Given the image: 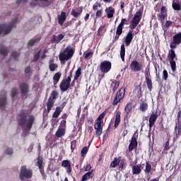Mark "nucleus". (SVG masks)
I'll return each mask as SVG.
<instances>
[{"mask_svg": "<svg viewBox=\"0 0 181 181\" xmlns=\"http://www.w3.org/2000/svg\"><path fill=\"white\" fill-rule=\"evenodd\" d=\"M0 53L3 56H6L8 54V49L5 47H0Z\"/></svg>", "mask_w": 181, "mask_h": 181, "instance_id": "46", "label": "nucleus"}, {"mask_svg": "<svg viewBox=\"0 0 181 181\" xmlns=\"http://www.w3.org/2000/svg\"><path fill=\"white\" fill-rule=\"evenodd\" d=\"M108 112V109H106L103 113H101L98 117L97 118V121H103L104 117H105L107 112Z\"/></svg>", "mask_w": 181, "mask_h": 181, "instance_id": "42", "label": "nucleus"}, {"mask_svg": "<svg viewBox=\"0 0 181 181\" xmlns=\"http://www.w3.org/2000/svg\"><path fill=\"white\" fill-rule=\"evenodd\" d=\"M83 12V9L81 8L79 11H76V10L73 9L71 11V15L74 16V18H78L81 13Z\"/></svg>", "mask_w": 181, "mask_h": 181, "instance_id": "38", "label": "nucleus"}, {"mask_svg": "<svg viewBox=\"0 0 181 181\" xmlns=\"http://www.w3.org/2000/svg\"><path fill=\"white\" fill-rule=\"evenodd\" d=\"M104 127V121L95 120L94 128L96 130V136H100L103 134V127Z\"/></svg>", "mask_w": 181, "mask_h": 181, "instance_id": "10", "label": "nucleus"}, {"mask_svg": "<svg viewBox=\"0 0 181 181\" xmlns=\"http://www.w3.org/2000/svg\"><path fill=\"white\" fill-rule=\"evenodd\" d=\"M40 37L34 39V40H30L28 42V46H33V45H35V43H39V42H40Z\"/></svg>", "mask_w": 181, "mask_h": 181, "instance_id": "43", "label": "nucleus"}, {"mask_svg": "<svg viewBox=\"0 0 181 181\" xmlns=\"http://www.w3.org/2000/svg\"><path fill=\"white\" fill-rule=\"evenodd\" d=\"M169 77V74H168V71L165 69L163 71V78L165 80V81H168V78Z\"/></svg>", "mask_w": 181, "mask_h": 181, "instance_id": "50", "label": "nucleus"}, {"mask_svg": "<svg viewBox=\"0 0 181 181\" xmlns=\"http://www.w3.org/2000/svg\"><path fill=\"white\" fill-rule=\"evenodd\" d=\"M59 128H64L66 129V120L61 121Z\"/></svg>", "mask_w": 181, "mask_h": 181, "instance_id": "55", "label": "nucleus"}, {"mask_svg": "<svg viewBox=\"0 0 181 181\" xmlns=\"http://www.w3.org/2000/svg\"><path fill=\"white\" fill-rule=\"evenodd\" d=\"M141 19H142V11H138L134 14L131 21V25H129L130 29H135V28L139 25Z\"/></svg>", "mask_w": 181, "mask_h": 181, "instance_id": "5", "label": "nucleus"}, {"mask_svg": "<svg viewBox=\"0 0 181 181\" xmlns=\"http://www.w3.org/2000/svg\"><path fill=\"white\" fill-rule=\"evenodd\" d=\"M93 52H85L83 54V57L86 60H90V59H91V57H93Z\"/></svg>", "mask_w": 181, "mask_h": 181, "instance_id": "41", "label": "nucleus"}, {"mask_svg": "<svg viewBox=\"0 0 181 181\" xmlns=\"http://www.w3.org/2000/svg\"><path fill=\"white\" fill-rule=\"evenodd\" d=\"M125 97V88H121L119 91L117 93L116 96L113 100L112 105H117L118 103H121Z\"/></svg>", "mask_w": 181, "mask_h": 181, "instance_id": "7", "label": "nucleus"}, {"mask_svg": "<svg viewBox=\"0 0 181 181\" xmlns=\"http://www.w3.org/2000/svg\"><path fill=\"white\" fill-rule=\"evenodd\" d=\"M6 155H12L13 153V150L12 148H7L5 151Z\"/></svg>", "mask_w": 181, "mask_h": 181, "instance_id": "56", "label": "nucleus"}, {"mask_svg": "<svg viewBox=\"0 0 181 181\" xmlns=\"http://www.w3.org/2000/svg\"><path fill=\"white\" fill-rule=\"evenodd\" d=\"M112 87L113 93H115V91H117L118 89V87H119V81H114L112 83Z\"/></svg>", "mask_w": 181, "mask_h": 181, "instance_id": "39", "label": "nucleus"}, {"mask_svg": "<svg viewBox=\"0 0 181 181\" xmlns=\"http://www.w3.org/2000/svg\"><path fill=\"white\" fill-rule=\"evenodd\" d=\"M59 66L57 64L54 63V59L53 58L50 59L49 61V69L50 71H54Z\"/></svg>", "mask_w": 181, "mask_h": 181, "instance_id": "24", "label": "nucleus"}, {"mask_svg": "<svg viewBox=\"0 0 181 181\" xmlns=\"http://www.w3.org/2000/svg\"><path fill=\"white\" fill-rule=\"evenodd\" d=\"M80 76H81V68H78L76 71L74 80L71 83V87H74V83L76 82V80H78V77H80Z\"/></svg>", "mask_w": 181, "mask_h": 181, "instance_id": "27", "label": "nucleus"}, {"mask_svg": "<svg viewBox=\"0 0 181 181\" xmlns=\"http://www.w3.org/2000/svg\"><path fill=\"white\" fill-rule=\"evenodd\" d=\"M13 27V23L8 25L3 24L0 25V35H8L12 30V28Z\"/></svg>", "mask_w": 181, "mask_h": 181, "instance_id": "11", "label": "nucleus"}, {"mask_svg": "<svg viewBox=\"0 0 181 181\" xmlns=\"http://www.w3.org/2000/svg\"><path fill=\"white\" fill-rule=\"evenodd\" d=\"M130 69L132 71H134V73H136V71H141L142 70L143 66L142 64H141L138 61L134 60L130 64Z\"/></svg>", "mask_w": 181, "mask_h": 181, "instance_id": "13", "label": "nucleus"}, {"mask_svg": "<svg viewBox=\"0 0 181 181\" xmlns=\"http://www.w3.org/2000/svg\"><path fill=\"white\" fill-rule=\"evenodd\" d=\"M51 95H52L51 98L53 101V100H56V98H57V95H59V93H57V91L53 90L51 93Z\"/></svg>", "mask_w": 181, "mask_h": 181, "instance_id": "48", "label": "nucleus"}, {"mask_svg": "<svg viewBox=\"0 0 181 181\" xmlns=\"http://www.w3.org/2000/svg\"><path fill=\"white\" fill-rule=\"evenodd\" d=\"M1 94L3 97L0 98V107H4L6 104V93L5 91H1Z\"/></svg>", "mask_w": 181, "mask_h": 181, "instance_id": "32", "label": "nucleus"}, {"mask_svg": "<svg viewBox=\"0 0 181 181\" xmlns=\"http://www.w3.org/2000/svg\"><path fill=\"white\" fill-rule=\"evenodd\" d=\"M103 16V10H98L95 13V18H101Z\"/></svg>", "mask_w": 181, "mask_h": 181, "instance_id": "54", "label": "nucleus"}, {"mask_svg": "<svg viewBox=\"0 0 181 181\" xmlns=\"http://www.w3.org/2000/svg\"><path fill=\"white\" fill-rule=\"evenodd\" d=\"M156 119H158V114L153 113L150 116V118L148 119V122H149L148 126H149L150 129H151L152 127H153V125H155V122H156Z\"/></svg>", "mask_w": 181, "mask_h": 181, "instance_id": "20", "label": "nucleus"}, {"mask_svg": "<svg viewBox=\"0 0 181 181\" xmlns=\"http://www.w3.org/2000/svg\"><path fill=\"white\" fill-rule=\"evenodd\" d=\"M53 4V0H40L39 6H50V4Z\"/></svg>", "mask_w": 181, "mask_h": 181, "instance_id": "28", "label": "nucleus"}, {"mask_svg": "<svg viewBox=\"0 0 181 181\" xmlns=\"http://www.w3.org/2000/svg\"><path fill=\"white\" fill-rule=\"evenodd\" d=\"M181 43V33L175 35L173 37V42L170 44V49H176L177 46Z\"/></svg>", "mask_w": 181, "mask_h": 181, "instance_id": "9", "label": "nucleus"}, {"mask_svg": "<svg viewBox=\"0 0 181 181\" xmlns=\"http://www.w3.org/2000/svg\"><path fill=\"white\" fill-rule=\"evenodd\" d=\"M112 64L110 61H103L100 63L99 69L103 74H105L111 70Z\"/></svg>", "mask_w": 181, "mask_h": 181, "instance_id": "8", "label": "nucleus"}, {"mask_svg": "<svg viewBox=\"0 0 181 181\" xmlns=\"http://www.w3.org/2000/svg\"><path fill=\"white\" fill-rule=\"evenodd\" d=\"M66 134V129L63 127H59L57 131L55 133V136L57 138H62V136H64Z\"/></svg>", "mask_w": 181, "mask_h": 181, "instance_id": "25", "label": "nucleus"}, {"mask_svg": "<svg viewBox=\"0 0 181 181\" xmlns=\"http://www.w3.org/2000/svg\"><path fill=\"white\" fill-rule=\"evenodd\" d=\"M127 24V20L125 18L122 19L121 23L117 28L116 35L117 36H121L122 35V29H124V25Z\"/></svg>", "mask_w": 181, "mask_h": 181, "instance_id": "16", "label": "nucleus"}, {"mask_svg": "<svg viewBox=\"0 0 181 181\" xmlns=\"http://www.w3.org/2000/svg\"><path fill=\"white\" fill-rule=\"evenodd\" d=\"M125 112H127V114H129V112H131V111H132V103H129L126 106H125Z\"/></svg>", "mask_w": 181, "mask_h": 181, "instance_id": "44", "label": "nucleus"}, {"mask_svg": "<svg viewBox=\"0 0 181 181\" xmlns=\"http://www.w3.org/2000/svg\"><path fill=\"white\" fill-rule=\"evenodd\" d=\"M121 122V112L117 111L115 115V128H117Z\"/></svg>", "mask_w": 181, "mask_h": 181, "instance_id": "29", "label": "nucleus"}, {"mask_svg": "<svg viewBox=\"0 0 181 181\" xmlns=\"http://www.w3.org/2000/svg\"><path fill=\"white\" fill-rule=\"evenodd\" d=\"M53 105H54V101L52 99V97H49L47 103V111L50 112Z\"/></svg>", "mask_w": 181, "mask_h": 181, "instance_id": "31", "label": "nucleus"}, {"mask_svg": "<svg viewBox=\"0 0 181 181\" xmlns=\"http://www.w3.org/2000/svg\"><path fill=\"white\" fill-rule=\"evenodd\" d=\"M11 57H13L14 59H16V57H19V53L16 52H13L11 54Z\"/></svg>", "mask_w": 181, "mask_h": 181, "instance_id": "64", "label": "nucleus"}, {"mask_svg": "<svg viewBox=\"0 0 181 181\" xmlns=\"http://www.w3.org/2000/svg\"><path fill=\"white\" fill-rule=\"evenodd\" d=\"M18 94V89L16 88H13L11 90V97H15Z\"/></svg>", "mask_w": 181, "mask_h": 181, "instance_id": "58", "label": "nucleus"}, {"mask_svg": "<svg viewBox=\"0 0 181 181\" xmlns=\"http://www.w3.org/2000/svg\"><path fill=\"white\" fill-rule=\"evenodd\" d=\"M105 11L106 13V16L108 19L114 18V13H115V8H112V6L107 7Z\"/></svg>", "mask_w": 181, "mask_h": 181, "instance_id": "19", "label": "nucleus"}, {"mask_svg": "<svg viewBox=\"0 0 181 181\" xmlns=\"http://www.w3.org/2000/svg\"><path fill=\"white\" fill-rule=\"evenodd\" d=\"M93 131H94V128H93V127H91V126L88 127V132L90 136H91V134H92Z\"/></svg>", "mask_w": 181, "mask_h": 181, "instance_id": "61", "label": "nucleus"}, {"mask_svg": "<svg viewBox=\"0 0 181 181\" xmlns=\"http://www.w3.org/2000/svg\"><path fill=\"white\" fill-rule=\"evenodd\" d=\"M151 170H152V165H151V163H149V162H146L144 173H146V175H149V173H151Z\"/></svg>", "mask_w": 181, "mask_h": 181, "instance_id": "37", "label": "nucleus"}, {"mask_svg": "<svg viewBox=\"0 0 181 181\" xmlns=\"http://www.w3.org/2000/svg\"><path fill=\"white\" fill-rule=\"evenodd\" d=\"M136 146H138V141H136V138L135 136H133L132 138L130 144L129 145V152H132V150L135 149Z\"/></svg>", "mask_w": 181, "mask_h": 181, "instance_id": "21", "label": "nucleus"}, {"mask_svg": "<svg viewBox=\"0 0 181 181\" xmlns=\"http://www.w3.org/2000/svg\"><path fill=\"white\" fill-rule=\"evenodd\" d=\"M60 77H62V73L57 72L53 76L54 84H57L60 80Z\"/></svg>", "mask_w": 181, "mask_h": 181, "instance_id": "36", "label": "nucleus"}, {"mask_svg": "<svg viewBox=\"0 0 181 181\" xmlns=\"http://www.w3.org/2000/svg\"><path fill=\"white\" fill-rule=\"evenodd\" d=\"M175 132L177 135H180L181 134V124H178L175 126Z\"/></svg>", "mask_w": 181, "mask_h": 181, "instance_id": "47", "label": "nucleus"}, {"mask_svg": "<svg viewBox=\"0 0 181 181\" xmlns=\"http://www.w3.org/2000/svg\"><path fill=\"white\" fill-rule=\"evenodd\" d=\"M74 54V49L71 47L67 46L65 49L61 52L59 55L60 62H67L73 57Z\"/></svg>", "mask_w": 181, "mask_h": 181, "instance_id": "2", "label": "nucleus"}, {"mask_svg": "<svg viewBox=\"0 0 181 181\" xmlns=\"http://www.w3.org/2000/svg\"><path fill=\"white\" fill-rule=\"evenodd\" d=\"M37 163L40 170H42V166H43V160L38 158Z\"/></svg>", "mask_w": 181, "mask_h": 181, "instance_id": "51", "label": "nucleus"}, {"mask_svg": "<svg viewBox=\"0 0 181 181\" xmlns=\"http://www.w3.org/2000/svg\"><path fill=\"white\" fill-rule=\"evenodd\" d=\"M39 1L40 0H33L30 4V6L31 8H35V6H37L39 5Z\"/></svg>", "mask_w": 181, "mask_h": 181, "instance_id": "49", "label": "nucleus"}, {"mask_svg": "<svg viewBox=\"0 0 181 181\" xmlns=\"http://www.w3.org/2000/svg\"><path fill=\"white\" fill-rule=\"evenodd\" d=\"M172 6L175 11H180V4H179V1L173 0Z\"/></svg>", "mask_w": 181, "mask_h": 181, "instance_id": "34", "label": "nucleus"}, {"mask_svg": "<svg viewBox=\"0 0 181 181\" xmlns=\"http://www.w3.org/2000/svg\"><path fill=\"white\" fill-rule=\"evenodd\" d=\"M142 169H144V168L142 167V165L141 164L132 165V175H141V173L142 172Z\"/></svg>", "mask_w": 181, "mask_h": 181, "instance_id": "14", "label": "nucleus"}, {"mask_svg": "<svg viewBox=\"0 0 181 181\" xmlns=\"http://www.w3.org/2000/svg\"><path fill=\"white\" fill-rule=\"evenodd\" d=\"M62 167L64 168L67 172V173H69V175H70V173H71V163H70V160H64L62 163Z\"/></svg>", "mask_w": 181, "mask_h": 181, "instance_id": "15", "label": "nucleus"}, {"mask_svg": "<svg viewBox=\"0 0 181 181\" xmlns=\"http://www.w3.org/2000/svg\"><path fill=\"white\" fill-rule=\"evenodd\" d=\"M20 90L22 98H23V100H26V98H28V93H29V85L25 83H21Z\"/></svg>", "mask_w": 181, "mask_h": 181, "instance_id": "12", "label": "nucleus"}, {"mask_svg": "<svg viewBox=\"0 0 181 181\" xmlns=\"http://www.w3.org/2000/svg\"><path fill=\"white\" fill-rule=\"evenodd\" d=\"M73 77V71L69 72V75L65 78L63 79L59 84L60 90L63 92L67 91L69 88L71 86V78Z\"/></svg>", "mask_w": 181, "mask_h": 181, "instance_id": "3", "label": "nucleus"}, {"mask_svg": "<svg viewBox=\"0 0 181 181\" xmlns=\"http://www.w3.org/2000/svg\"><path fill=\"white\" fill-rule=\"evenodd\" d=\"M105 28V25L100 26L98 30V36H101L103 35V32Z\"/></svg>", "mask_w": 181, "mask_h": 181, "instance_id": "53", "label": "nucleus"}, {"mask_svg": "<svg viewBox=\"0 0 181 181\" xmlns=\"http://www.w3.org/2000/svg\"><path fill=\"white\" fill-rule=\"evenodd\" d=\"M64 39V35L63 34H59L57 36L56 35H53L52 36V43H56L57 45L60 43V42H62V40H63Z\"/></svg>", "mask_w": 181, "mask_h": 181, "instance_id": "22", "label": "nucleus"}, {"mask_svg": "<svg viewBox=\"0 0 181 181\" xmlns=\"http://www.w3.org/2000/svg\"><path fill=\"white\" fill-rule=\"evenodd\" d=\"M120 57L122 62H125V45L122 44L120 48Z\"/></svg>", "mask_w": 181, "mask_h": 181, "instance_id": "33", "label": "nucleus"}, {"mask_svg": "<svg viewBox=\"0 0 181 181\" xmlns=\"http://www.w3.org/2000/svg\"><path fill=\"white\" fill-rule=\"evenodd\" d=\"M87 152H88V148H87V146L83 147L81 151V156H84Z\"/></svg>", "mask_w": 181, "mask_h": 181, "instance_id": "52", "label": "nucleus"}, {"mask_svg": "<svg viewBox=\"0 0 181 181\" xmlns=\"http://www.w3.org/2000/svg\"><path fill=\"white\" fill-rule=\"evenodd\" d=\"M119 168L120 169H125L127 168V162L125 161V159L121 158Z\"/></svg>", "mask_w": 181, "mask_h": 181, "instance_id": "45", "label": "nucleus"}, {"mask_svg": "<svg viewBox=\"0 0 181 181\" xmlns=\"http://www.w3.org/2000/svg\"><path fill=\"white\" fill-rule=\"evenodd\" d=\"M62 111H63V108L61 107H57L55 112L52 115L53 118H57L60 115Z\"/></svg>", "mask_w": 181, "mask_h": 181, "instance_id": "35", "label": "nucleus"}, {"mask_svg": "<svg viewBox=\"0 0 181 181\" xmlns=\"http://www.w3.org/2000/svg\"><path fill=\"white\" fill-rule=\"evenodd\" d=\"M149 76H151V74H146L145 76L146 83V85H147V87H148L149 91H152V88H153L152 79H151V78H149Z\"/></svg>", "mask_w": 181, "mask_h": 181, "instance_id": "26", "label": "nucleus"}, {"mask_svg": "<svg viewBox=\"0 0 181 181\" xmlns=\"http://www.w3.org/2000/svg\"><path fill=\"white\" fill-rule=\"evenodd\" d=\"M122 157L119 156L118 158H115L114 160L110 163V168H117L119 165Z\"/></svg>", "mask_w": 181, "mask_h": 181, "instance_id": "30", "label": "nucleus"}, {"mask_svg": "<svg viewBox=\"0 0 181 181\" xmlns=\"http://www.w3.org/2000/svg\"><path fill=\"white\" fill-rule=\"evenodd\" d=\"M132 39H134V34H132V30H129L126 37H124V43L127 47L129 46L132 42Z\"/></svg>", "mask_w": 181, "mask_h": 181, "instance_id": "17", "label": "nucleus"}, {"mask_svg": "<svg viewBox=\"0 0 181 181\" xmlns=\"http://www.w3.org/2000/svg\"><path fill=\"white\" fill-rule=\"evenodd\" d=\"M94 170H91L86 173L83 177L81 181L88 180V179H93L94 177Z\"/></svg>", "mask_w": 181, "mask_h": 181, "instance_id": "23", "label": "nucleus"}, {"mask_svg": "<svg viewBox=\"0 0 181 181\" xmlns=\"http://www.w3.org/2000/svg\"><path fill=\"white\" fill-rule=\"evenodd\" d=\"M139 110H140V111H142V112H145V111H146V110H148V103L143 102L140 105Z\"/></svg>", "mask_w": 181, "mask_h": 181, "instance_id": "40", "label": "nucleus"}, {"mask_svg": "<svg viewBox=\"0 0 181 181\" xmlns=\"http://www.w3.org/2000/svg\"><path fill=\"white\" fill-rule=\"evenodd\" d=\"M173 25V22L170 21H167L165 23V27L169 28Z\"/></svg>", "mask_w": 181, "mask_h": 181, "instance_id": "63", "label": "nucleus"}, {"mask_svg": "<svg viewBox=\"0 0 181 181\" xmlns=\"http://www.w3.org/2000/svg\"><path fill=\"white\" fill-rule=\"evenodd\" d=\"M18 125L21 127L23 131H30L33 123L35 122V116L33 115H27L25 110H21L20 114L18 116Z\"/></svg>", "mask_w": 181, "mask_h": 181, "instance_id": "1", "label": "nucleus"}, {"mask_svg": "<svg viewBox=\"0 0 181 181\" xmlns=\"http://www.w3.org/2000/svg\"><path fill=\"white\" fill-rule=\"evenodd\" d=\"M100 6H101V4H98V3H96L95 4H94L93 6V11H98V7L100 8Z\"/></svg>", "mask_w": 181, "mask_h": 181, "instance_id": "57", "label": "nucleus"}, {"mask_svg": "<svg viewBox=\"0 0 181 181\" xmlns=\"http://www.w3.org/2000/svg\"><path fill=\"white\" fill-rule=\"evenodd\" d=\"M169 149H170V146H169V141H168L165 142L164 150L165 151H169Z\"/></svg>", "mask_w": 181, "mask_h": 181, "instance_id": "62", "label": "nucleus"}, {"mask_svg": "<svg viewBox=\"0 0 181 181\" xmlns=\"http://www.w3.org/2000/svg\"><path fill=\"white\" fill-rule=\"evenodd\" d=\"M58 23L60 26H63L64 22L67 19V16H66V12L62 11L59 15L57 16Z\"/></svg>", "mask_w": 181, "mask_h": 181, "instance_id": "18", "label": "nucleus"}, {"mask_svg": "<svg viewBox=\"0 0 181 181\" xmlns=\"http://www.w3.org/2000/svg\"><path fill=\"white\" fill-rule=\"evenodd\" d=\"M160 13L166 15V7L165 6H163L160 9Z\"/></svg>", "mask_w": 181, "mask_h": 181, "instance_id": "60", "label": "nucleus"}, {"mask_svg": "<svg viewBox=\"0 0 181 181\" xmlns=\"http://www.w3.org/2000/svg\"><path fill=\"white\" fill-rule=\"evenodd\" d=\"M168 59L170 62L171 69L173 71H176V62L175 59H176V52H175V49H172L168 51Z\"/></svg>", "mask_w": 181, "mask_h": 181, "instance_id": "4", "label": "nucleus"}, {"mask_svg": "<svg viewBox=\"0 0 181 181\" xmlns=\"http://www.w3.org/2000/svg\"><path fill=\"white\" fill-rule=\"evenodd\" d=\"M33 175L32 170L26 168V166L24 165L21 168L20 173V179L21 180H25L26 179H30Z\"/></svg>", "mask_w": 181, "mask_h": 181, "instance_id": "6", "label": "nucleus"}, {"mask_svg": "<svg viewBox=\"0 0 181 181\" xmlns=\"http://www.w3.org/2000/svg\"><path fill=\"white\" fill-rule=\"evenodd\" d=\"M120 8H121L122 12H124V8H125V1H124L122 0L120 1Z\"/></svg>", "mask_w": 181, "mask_h": 181, "instance_id": "59", "label": "nucleus"}]
</instances>
